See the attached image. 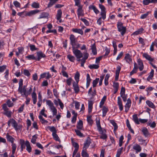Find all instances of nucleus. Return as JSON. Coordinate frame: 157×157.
Here are the masks:
<instances>
[{"label": "nucleus", "instance_id": "nucleus-1", "mask_svg": "<svg viewBox=\"0 0 157 157\" xmlns=\"http://www.w3.org/2000/svg\"><path fill=\"white\" fill-rule=\"evenodd\" d=\"M7 124L9 127H10V124H11L16 132H20L22 130V126L21 124H17L16 121L13 118L10 119L8 121Z\"/></svg>", "mask_w": 157, "mask_h": 157}, {"label": "nucleus", "instance_id": "nucleus-2", "mask_svg": "<svg viewBox=\"0 0 157 157\" xmlns=\"http://www.w3.org/2000/svg\"><path fill=\"white\" fill-rule=\"evenodd\" d=\"M117 27L118 31L121 33L122 36H123L126 32V27L123 26V23L121 22H117Z\"/></svg>", "mask_w": 157, "mask_h": 157}, {"label": "nucleus", "instance_id": "nucleus-3", "mask_svg": "<svg viewBox=\"0 0 157 157\" xmlns=\"http://www.w3.org/2000/svg\"><path fill=\"white\" fill-rule=\"evenodd\" d=\"M46 104L49 107L53 113V116L56 115L57 113V110L54 105L53 103L50 100L46 101Z\"/></svg>", "mask_w": 157, "mask_h": 157}, {"label": "nucleus", "instance_id": "nucleus-4", "mask_svg": "<svg viewBox=\"0 0 157 157\" xmlns=\"http://www.w3.org/2000/svg\"><path fill=\"white\" fill-rule=\"evenodd\" d=\"M99 7L101 9V12L100 14L101 16V19L104 20L106 17V9L104 6L101 4L99 5Z\"/></svg>", "mask_w": 157, "mask_h": 157}, {"label": "nucleus", "instance_id": "nucleus-5", "mask_svg": "<svg viewBox=\"0 0 157 157\" xmlns=\"http://www.w3.org/2000/svg\"><path fill=\"white\" fill-rule=\"evenodd\" d=\"M2 106V108L4 111L3 114L8 117L10 118L11 116L12 112L9 110L6 104H3Z\"/></svg>", "mask_w": 157, "mask_h": 157}, {"label": "nucleus", "instance_id": "nucleus-6", "mask_svg": "<svg viewBox=\"0 0 157 157\" xmlns=\"http://www.w3.org/2000/svg\"><path fill=\"white\" fill-rule=\"evenodd\" d=\"M78 7L77 9V15L78 17L79 18L80 16H83L84 15V11L82 9L83 5L81 4L75 6Z\"/></svg>", "mask_w": 157, "mask_h": 157}, {"label": "nucleus", "instance_id": "nucleus-7", "mask_svg": "<svg viewBox=\"0 0 157 157\" xmlns=\"http://www.w3.org/2000/svg\"><path fill=\"white\" fill-rule=\"evenodd\" d=\"M125 88L124 87H122L121 89L120 93L121 97L122 98L124 102H126L127 100V94H125Z\"/></svg>", "mask_w": 157, "mask_h": 157}, {"label": "nucleus", "instance_id": "nucleus-8", "mask_svg": "<svg viewBox=\"0 0 157 157\" xmlns=\"http://www.w3.org/2000/svg\"><path fill=\"white\" fill-rule=\"evenodd\" d=\"M98 131L99 132V133L101 135L100 136V139L105 140L107 138V136L106 134V131L105 129H102L101 128L98 130Z\"/></svg>", "mask_w": 157, "mask_h": 157}, {"label": "nucleus", "instance_id": "nucleus-9", "mask_svg": "<svg viewBox=\"0 0 157 157\" xmlns=\"http://www.w3.org/2000/svg\"><path fill=\"white\" fill-rule=\"evenodd\" d=\"M72 52L77 59H80L83 56V54L81 51L78 49H73Z\"/></svg>", "mask_w": 157, "mask_h": 157}, {"label": "nucleus", "instance_id": "nucleus-10", "mask_svg": "<svg viewBox=\"0 0 157 157\" xmlns=\"http://www.w3.org/2000/svg\"><path fill=\"white\" fill-rule=\"evenodd\" d=\"M39 12L40 10H31L29 12H26L25 16L31 17L38 13Z\"/></svg>", "mask_w": 157, "mask_h": 157}, {"label": "nucleus", "instance_id": "nucleus-11", "mask_svg": "<svg viewBox=\"0 0 157 157\" xmlns=\"http://www.w3.org/2000/svg\"><path fill=\"white\" fill-rule=\"evenodd\" d=\"M36 54L37 58H36V60L38 61H39L42 58L46 57V55L41 51L37 52Z\"/></svg>", "mask_w": 157, "mask_h": 157}, {"label": "nucleus", "instance_id": "nucleus-12", "mask_svg": "<svg viewBox=\"0 0 157 157\" xmlns=\"http://www.w3.org/2000/svg\"><path fill=\"white\" fill-rule=\"evenodd\" d=\"M132 56L131 55L128 53L125 54L124 59L125 60L126 62L129 64H130L132 62Z\"/></svg>", "mask_w": 157, "mask_h": 157}, {"label": "nucleus", "instance_id": "nucleus-13", "mask_svg": "<svg viewBox=\"0 0 157 157\" xmlns=\"http://www.w3.org/2000/svg\"><path fill=\"white\" fill-rule=\"evenodd\" d=\"M131 102L130 98H128L127 100V102L125 106V111L126 112L129 110V108L131 106Z\"/></svg>", "mask_w": 157, "mask_h": 157}, {"label": "nucleus", "instance_id": "nucleus-14", "mask_svg": "<svg viewBox=\"0 0 157 157\" xmlns=\"http://www.w3.org/2000/svg\"><path fill=\"white\" fill-rule=\"evenodd\" d=\"M117 105L119 107V109L121 111H122L123 109V107L122 104V102L121 99L120 97H118L117 98Z\"/></svg>", "mask_w": 157, "mask_h": 157}, {"label": "nucleus", "instance_id": "nucleus-15", "mask_svg": "<svg viewBox=\"0 0 157 157\" xmlns=\"http://www.w3.org/2000/svg\"><path fill=\"white\" fill-rule=\"evenodd\" d=\"M78 83H75V81L73 83V86L74 88V89L75 93L76 94L78 93L80 90Z\"/></svg>", "mask_w": 157, "mask_h": 157}, {"label": "nucleus", "instance_id": "nucleus-16", "mask_svg": "<svg viewBox=\"0 0 157 157\" xmlns=\"http://www.w3.org/2000/svg\"><path fill=\"white\" fill-rule=\"evenodd\" d=\"M90 143V139L89 138H87L84 144L83 149L86 150L88 147Z\"/></svg>", "mask_w": 157, "mask_h": 157}, {"label": "nucleus", "instance_id": "nucleus-17", "mask_svg": "<svg viewBox=\"0 0 157 157\" xmlns=\"http://www.w3.org/2000/svg\"><path fill=\"white\" fill-rule=\"evenodd\" d=\"M133 149L136 151L137 153L141 151L142 149L140 146L137 144H136L133 146Z\"/></svg>", "mask_w": 157, "mask_h": 157}, {"label": "nucleus", "instance_id": "nucleus-18", "mask_svg": "<svg viewBox=\"0 0 157 157\" xmlns=\"http://www.w3.org/2000/svg\"><path fill=\"white\" fill-rule=\"evenodd\" d=\"M40 77L41 78H45L47 79L50 78L51 76L49 72H45L40 75Z\"/></svg>", "mask_w": 157, "mask_h": 157}, {"label": "nucleus", "instance_id": "nucleus-19", "mask_svg": "<svg viewBox=\"0 0 157 157\" xmlns=\"http://www.w3.org/2000/svg\"><path fill=\"white\" fill-rule=\"evenodd\" d=\"M25 145L26 146V150L29 153L31 152L32 150V148L28 140L26 141Z\"/></svg>", "mask_w": 157, "mask_h": 157}, {"label": "nucleus", "instance_id": "nucleus-20", "mask_svg": "<svg viewBox=\"0 0 157 157\" xmlns=\"http://www.w3.org/2000/svg\"><path fill=\"white\" fill-rule=\"evenodd\" d=\"M47 130H48L52 132V134L57 133V130L55 127L54 126H48L46 128Z\"/></svg>", "mask_w": 157, "mask_h": 157}, {"label": "nucleus", "instance_id": "nucleus-21", "mask_svg": "<svg viewBox=\"0 0 157 157\" xmlns=\"http://www.w3.org/2000/svg\"><path fill=\"white\" fill-rule=\"evenodd\" d=\"M6 138L8 141L11 142V144L14 143L15 139L12 137L8 133L6 135Z\"/></svg>", "mask_w": 157, "mask_h": 157}, {"label": "nucleus", "instance_id": "nucleus-22", "mask_svg": "<svg viewBox=\"0 0 157 157\" xmlns=\"http://www.w3.org/2000/svg\"><path fill=\"white\" fill-rule=\"evenodd\" d=\"M89 8L90 10H92L96 14H98L99 13V10L97 9L96 7L93 5H90L89 7Z\"/></svg>", "mask_w": 157, "mask_h": 157}, {"label": "nucleus", "instance_id": "nucleus-23", "mask_svg": "<svg viewBox=\"0 0 157 157\" xmlns=\"http://www.w3.org/2000/svg\"><path fill=\"white\" fill-rule=\"evenodd\" d=\"M144 29L142 28H140L139 29H138L136 31L134 32L132 34V35L136 36L139 34H141L144 33Z\"/></svg>", "mask_w": 157, "mask_h": 157}, {"label": "nucleus", "instance_id": "nucleus-24", "mask_svg": "<svg viewBox=\"0 0 157 157\" xmlns=\"http://www.w3.org/2000/svg\"><path fill=\"white\" fill-rule=\"evenodd\" d=\"M121 69V68L120 66H118L117 68V70L116 71V75L115 80L117 81L118 80L119 73Z\"/></svg>", "mask_w": 157, "mask_h": 157}, {"label": "nucleus", "instance_id": "nucleus-25", "mask_svg": "<svg viewBox=\"0 0 157 157\" xmlns=\"http://www.w3.org/2000/svg\"><path fill=\"white\" fill-rule=\"evenodd\" d=\"M38 99L37 104L38 107H40L41 106L42 103V96L40 92H39L38 94Z\"/></svg>", "mask_w": 157, "mask_h": 157}, {"label": "nucleus", "instance_id": "nucleus-26", "mask_svg": "<svg viewBox=\"0 0 157 157\" xmlns=\"http://www.w3.org/2000/svg\"><path fill=\"white\" fill-rule=\"evenodd\" d=\"M70 44L71 45L77 41V40L75 38V36L73 34L70 35Z\"/></svg>", "mask_w": 157, "mask_h": 157}, {"label": "nucleus", "instance_id": "nucleus-27", "mask_svg": "<svg viewBox=\"0 0 157 157\" xmlns=\"http://www.w3.org/2000/svg\"><path fill=\"white\" fill-rule=\"evenodd\" d=\"M25 140L23 139H21L20 140V144L21 145V150L22 152L23 151L25 147Z\"/></svg>", "mask_w": 157, "mask_h": 157}, {"label": "nucleus", "instance_id": "nucleus-28", "mask_svg": "<svg viewBox=\"0 0 157 157\" xmlns=\"http://www.w3.org/2000/svg\"><path fill=\"white\" fill-rule=\"evenodd\" d=\"M91 79L90 75L89 74H87L86 75V87L88 88L89 86L90 82L91 81Z\"/></svg>", "mask_w": 157, "mask_h": 157}, {"label": "nucleus", "instance_id": "nucleus-29", "mask_svg": "<svg viewBox=\"0 0 157 157\" xmlns=\"http://www.w3.org/2000/svg\"><path fill=\"white\" fill-rule=\"evenodd\" d=\"M49 15L46 12L41 13L39 17L38 18V19L41 18H47Z\"/></svg>", "mask_w": 157, "mask_h": 157}, {"label": "nucleus", "instance_id": "nucleus-30", "mask_svg": "<svg viewBox=\"0 0 157 157\" xmlns=\"http://www.w3.org/2000/svg\"><path fill=\"white\" fill-rule=\"evenodd\" d=\"M77 128L79 130H82L83 128V122L81 120H79L77 123L76 126Z\"/></svg>", "mask_w": 157, "mask_h": 157}, {"label": "nucleus", "instance_id": "nucleus-31", "mask_svg": "<svg viewBox=\"0 0 157 157\" xmlns=\"http://www.w3.org/2000/svg\"><path fill=\"white\" fill-rule=\"evenodd\" d=\"M138 69V67L137 64L136 62H135L134 64V68L132 71L130 72V75H131L133 74L136 73L137 72Z\"/></svg>", "mask_w": 157, "mask_h": 157}, {"label": "nucleus", "instance_id": "nucleus-32", "mask_svg": "<svg viewBox=\"0 0 157 157\" xmlns=\"http://www.w3.org/2000/svg\"><path fill=\"white\" fill-rule=\"evenodd\" d=\"M143 56L144 57L146 58L147 60L151 62L153 61L154 59L152 58L151 56L148 54L147 53H144L143 54Z\"/></svg>", "mask_w": 157, "mask_h": 157}, {"label": "nucleus", "instance_id": "nucleus-33", "mask_svg": "<svg viewBox=\"0 0 157 157\" xmlns=\"http://www.w3.org/2000/svg\"><path fill=\"white\" fill-rule=\"evenodd\" d=\"M93 104V103L92 101H89L88 105V112L89 113H90L92 112Z\"/></svg>", "mask_w": 157, "mask_h": 157}, {"label": "nucleus", "instance_id": "nucleus-34", "mask_svg": "<svg viewBox=\"0 0 157 157\" xmlns=\"http://www.w3.org/2000/svg\"><path fill=\"white\" fill-rule=\"evenodd\" d=\"M32 98L34 104H35L37 101V95L36 93L33 92L32 94Z\"/></svg>", "mask_w": 157, "mask_h": 157}, {"label": "nucleus", "instance_id": "nucleus-35", "mask_svg": "<svg viewBox=\"0 0 157 157\" xmlns=\"http://www.w3.org/2000/svg\"><path fill=\"white\" fill-rule=\"evenodd\" d=\"M109 122L112 124V125L114 126V131H116L117 129L118 126L117 125V123L115 122L113 120H110L109 119H108Z\"/></svg>", "mask_w": 157, "mask_h": 157}, {"label": "nucleus", "instance_id": "nucleus-36", "mask_svg": "<svg viewBox=\"0 0 157 157\" xmlns=\"http://www.w3.org/2000/svg\"><path fill=\"white\" fill-rule=\"evenodd\" d=\"M62 12L61 9H59L57 11V14L56 15V18L57 20H59L62 17Z\"/></svg>", "mask_w": 157, "mask_h": 157}, {"label": "nucleus", "instance_id": "nucleus-37", "mask_svg": "<svg viewBox=\"0 0 157 157\" xmlns=\"http://www.w3.org/2000/svg\"><path fill=\"white\" fill-rule=\"evenodd\" d=\"M137 62L139 66V69L140 71H142L144 68V65L142 61L140 59H138Z\"/></svg>", "mask_w": 157, "mask_h": 157}, {"label": "nucleus", "instance_id": "nucleus-38", "mask_svg": "<svg viewBox=\"0 0 157 157\" xmlns=\"http://www.w3.org/2000/svg\"><path fill=\"white\" fill-rule=\"evenodd\" d=\"M154 75V70L153 69H151L150 72L149 73V75L147 78V80L148 81H150V80L152 79Z\"/></svg>", "mask_w": 157, "mask_h": 157}, {"label": "nucleus", "instance_id": "nucleus-39", "mask_svg": "<svg viewBox=\"0 0 157 157\" xmlns=\"http://www.w3.org/2000/svg\"><path fill=\"white\" fill-rule=\"evenodd\" d=\"M72 50L73 49H78L80 46V44L77 43V42L71 45Z\"/></svg>", "mask_w": 157, "mask_h": 157}, {"label": "nucleus", "instance_id": "nucleus-40", "mask_svg": "<svg viewBox=\"0 0 157 157\" xmlns=\"http://www.w3.org/2000/svg\"><path fill=\"white\" fill-rule=\"evenodd\" d=\"M72 31L75 33L79 34L81 35L83 34V32L82 29H72Z\"/></svg>", "mask_w": 157, "mask_h": 157}, {"label": "nucleus", "instance_id": "nucleus-41", "mask_svg": "<svg viewBox=\"0 0 157 157\" xmlns=\"http://www.w3.org/2000/svg\"><path fill=\"white\" fill-rule=\"evenodd\" d=\"M107 97L106 96H104L102 98L99 105V107L101 108L102 107L103 105L104 104L106 100Z\"/></svg>", "mask_w": 157, "mask_h": 157}, {"label": "nucleus", "instance_id": "nucleus-42", "mask_svg": "<svg viewBox=\"0 0 157 157\" xmlns=\"http://www.w3.org/2000/svg\"><path fill=\"white\" fill-rule=\"evenodd\" d=\"M25 58L29 60H36V58L34 54L29 55L25 57Z\"/></svg>", "mask_w": 157, "mask_h": 157}, {"label": "nucleus", "instance_id": "nucleus-43", "mask_svg": "<svg viewBox=\"0 0 157 157\" xmlns=\"http://www.w3.org/2000/svg\"><path fill=\"white\" fill-rule=\"evenodd\" d=\"M91 49L94 55H95L97 53V49L95 44H92L91 46Z\"/></svg>", "mask_w": 157, "mask_h": 157}, {"label": "nucleus", "instance_id": "nucleus-44", "mask_svg": "<svg viewBox=\"0 0 157 157\" xmlns=\"http://www.w3.org/2000/svg\"><path fill=\"white\" fill-rule=\"evenodd\" d=\"M146 103L150 107L153 108H155V106L154 104L151 101L147 100L146 101Z\"/></svg>", "mask_w": 157, "mask_h": 157}, {"label": "nucleus", "instance_id": "nucleus-45", "mask_svg": "<svg viewBox=\"0 0 157 157\" xmlns=\"http://www.w3.org/2000/svg\"><path fill=\"white\" fill-rule=\"evenodd\" d=\"M49 2L48 5L47 7L48 8L52 7L58 1V0H49Z\"/></svg>", "mask_w": 157, "mask_h": 157}, {"label": "nucleus", "instance_id": "nucleus-46", "mask_svg": "<svg viewBox=\"0 0 157 157\" xmlns=\"http://www.w3.org/2000/svg\"><path fill=\"white\" fill-rule=\"evenodd\" d=\"M99 67L98 64H90L89 66L88 67L91 69H98Z\"/></svg>", "mask_w": 157, "mask_h": 157}, {"label": "nucleus", "instance_id": "nucleus-47", "mask_svg": "<svg viewBox=\"0 0 157 157\" xmlns=\"http://www.w3.org/2000/svg\"><path fill=\"white\" fill-rule=\"evenodd\" d=\"M132 119L134 122L137 124H139V120H138V118L137 117L136 114H134L132 116Z\"/></svg>", "mask_w": 157, "mask_h": 157}, {"label": "nucleus", "instance_id": "nucleus-48", "mask_svg": "<svg viewBox=\"0 0 157 157\" xmlns=\"http://www.w3.org/2000/svg\"><path fill=\"white\" fill-rule=\"evenodd\" d=\"M108 111V108L107 107L104 106L102 109V117H105L106 114V113Z\"/></svg>", "mask_w": 157, "mask_h": 157}, {"label": "nucleus", "instance_id": "nucleus-49", "mask_svg": "<svg viewBox=\"0 0 157 157\" xmlns=\"http://www.w3.org/2000/svg\"><path fill=\"white\" fill-rule=\"evenodd\" d=\"M142 132H143L144 135L147 136L149 135V132L147 129L146 128H143L142 129Z\"/></svg>", "mask_w": 157, "mask_h": 157}, {"label": "nucleus", "instance_id": "nucleus-50", "mask_svg": "<svg viewBox=\"0 0 157 157\" xmlns=\"http://www.w3.org/2000/svg\"><path fill=\"white\" fill-rule=\"evenodd\" d=\"M67 57L71 62H74L75 60V57L71 55H68L67 56Z\"/></svg>", "mask_w": 157, "mask_h": 157}, {"label": "nucleus", "instance_id": "nucleus-51", "mask_svg": "<svg viewBox=\"0 0 157 157\" xmlns=\"http://www.w3.org/2000/svg\"><path fill=\"white\" fill-rule=\"evenodd\" d=\"M26 90V89L25 86H24L23 88H22V87L18 88V92L21 94L23 93L25 96Z\"/></svg>", "mask_w": 157, "mask_h": 157}, {"label": "nucleus", "instance_id": "nucleus-52", "mask_svg": "<svg viewBox=\"0 0 157 157\" xmlns=\"http://www.w3.org/2000/svg\"><path fill=\"white\" fill-rule=\"evenodd\" d=\"M39 118L40 120V121L42 124H44L48 123V121L47 120H45L43 117L41 115H39Z\"/></svg>", "mask_w": 157, "mask_h": 157}, {"label": "nucleus", "instance_id": "nucleus-53", "mask_svg": "<svg viewBox=\"0 0 157 157\" xmlns=\"http://www.w3.org/2000/svg\"><path fill=\"white\" fill-rule=\"evenodd\" d=\"M79 73L78 71L76 72L75 76V79L76 82L75 83H78L79 81Z\"/></svg>", "mask_w": 157, "mask_h": 157}, {"label": "nucleus", "instance_id": "nucleus-54", "mask_svg": "<svg viewBox=\"0 0 157 157\" xmlns=\"http://www.w3.org/2000/svg\"><path fill=\"white\" fill-rule=\"evenodd\" d=\"M75 131L77 135L80 137H82L84 136L83 134L81 132L79 129H75Z\"/></svg>", "mask_w": 157, "mask_h": 157}, {"label": "nucleus", "instance_id": "nucleus-55", "mask_svg": "<svg viewBox=\"0 0 157 157\" xmlns=\"http://www.w3.org/2000/svg\"><path fill=\"white\" fill-rule=\"evenodd\" d=\"M52 136L53 138L55 140L57 141H60V139L59 138V137L56 134V133H55L54 134H52Z\"/></svg>", "mask_w": 157, "mask_h": 157}, {"label": "nucleus", "instance_id": "nucleus-56", "mask_svg": "<svg viewBox=\"0 0 157 157\" xmlns=\"http://www.w3.org/2000/svg\"><path fill=\"white\" fill-rule=\"evenodd\" d=\"M30 50L32 51H34L36 50H38V48L36 47L34 45L30 44L29 45Z\"/></svg>", "mask_w": 157, "mask_h": 157}, {"label": "nucleus", "instance_id": "nucleus-57", "mask_svg": "<svg viewBox=\"0 0 157 157\" xmlns=\"http://www.w3.org/2000/svg\"><path fill=\"white\" fill-rule=\"evenodd\" d=\"M31 6L33 8H39L40 7V4L38 3L34 2L32 3Z\"/></svg>", "mask_w": 157, "mask_h": 157}, {"label": "nucleus", "instance_id": "nucleus-58", "mask_svg": "<svg viewBox=\"0 0 157 157\" xmlns=\"http://www.w3.org/2000/svg\"><path fill=\"white\" fill-rule=\"evenodd\" d=\"M11 145L12 147V153H13V154H14L17 147L16 145L14 143L13 144H11Z\"/></svg>", "mask_w": 157, "mask_h": 157}, {"label": "nucleus", "instance_id": "nucleus-59", "mask_svg": "<svg viewBox=\"0 0 157 157\" xmlns=\"http://www.w3.org/2000/svg\"><path fill=\"white\" fill-rule=\"evenodd\" d=\"M86 150L83 149L82 151L81 155L82 157H89V154L85 151Z\"/></svg>", "mask_w": 157, "mask_h": 157}, {"label": "nucleus", "instance_id": "nucleus-60", "mask_svg": "<svg viewBox=\"0 0 157 157\" xmlns=\"http://www.w3.org/2000/svg\"><path fill=\"white\" fill-rule=\"evenodd\" d=\"M99 78H96L95 80H94L92 82L93 86L95 87L96 86V85L98 83Z\"/></svg>", "mask_w": 157, "mask_h": 157}, {"label": "nucleus", "instance_id": "nucleus-61", "mask_svg": "<svg viewBox=\"0 0 157 157\" xmlns=\"http://www.w3.org/2000/svg\"><path fill=\"white\" fill-rule=\"evenodd\" d=\"M91 116L87 117V121L88 123L90 125H92L93 123V121L91 119Z\"/></svg>", "mask_w": 157, "mask_h": 157}, {"label": "nucleus", "instance_id": "nucleus-62", "mask_svg": "<svg viewBox=\"0 0 157 157\" xmlns=\"http://www.w3.org/2000/svg\"><path fill=\"white\" fill-rule=\"evenodd\" d=\"M151 13L150 12L148 11L146 13L142 14L141 17L140 18L141 19H144L146 18L148 15Z\"/></svg>", "mask_w": 157, "mask_h": 157}, {"label": "nucleus", "instance_id": "nucleus-63", "mask_svg": "<svg viewBox=\"0 0 157 157\" xmlns=\"http://www.w3.org/2000/svg\"><path fill=\"white\" fill-rule=\"evenodd\" d=\"M123 147H121L117 150V153L116 155V157H120L123 150Z\"/></svg>", "mask_w": 157, "mask_h": 157}, {"label": "nucleus", "instance_id": "nucleus-64", "mask_svg": "<svg viewBox=\"0 0 157 157\" xmlns=\"http://www.w3.org/2000/svg\"><path fill=\"white\" fill-rule=\"evenodd\" d=\"M37 137L36 135H33L32 136V138L31 140V142L33 144H35L36 143V139H37Z\"/></svg>", "mask_w": 157, "mask_h": 157}]
</instances>
